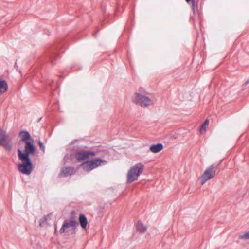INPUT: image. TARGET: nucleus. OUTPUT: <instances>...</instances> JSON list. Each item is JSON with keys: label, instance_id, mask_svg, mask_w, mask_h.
<instances>
[{"label": "nucleus", "instance_id": "aec40b11", "mask_svg": "<svg viewBox=\"0 0 249 249\" xmlns=\"http://www.w3.org/2000/svg\"><path fill=\"white\" fill-rule=\"evenodd\" d=\"M71 154L66 155L64 158V161L65 163L68 162L69 160L71 159Z\"/></svg>", "mask_w": 249, "mask_h": 249}, {"label": "nucleus", "instance_id": "423d86ee", "mask_svg": "<svg viewBox=\"0 0 249 249\" xmlns=\"http://www.w3.org/2000/svg\"><path fill=\"white\" fill-rule=\"evenodd\" d=\"M24 153H23L20 149H18V156L21 155H26L29 157L30 155H34L36 152V148L33 143L31 142L25 143Z\"/></svg>", "mask_w": 249, "mask_h": 249}, {"label": "nucleus", "instance_id": "39448f33", "mask_svg": "<svg viewBox=\"0 0 249 249\" xmlns=\"http://www.w3.org/2000/svg\"><path fill=\"white\" fill-rule=\"evenodd\" d=\"M132 100L143 107H147L153 104L152 100L143 93H136L132 97Z\"/></svg>", "mask_w": 249, "mask_h": 249}, {"label": "nucleus", "instance_id": "a211bd4d", "mask_svg": "<svg viewBox=\"0 0 249 249\" xmlns=\"http://www.w3.org/2000/svg\"><path fill=\"white\" fill-rule=\"evenodd\" d=\"M8 135L5 130L0 128V141Z\"/></svg>", "mask_w": 249, "mask_h": 249}, {"label": "nucleus", "instance_id": "4468645a", "mask_svg": "<svg viewBox=\"0 0 249 249\" xmlns=\"http://www.w3.org/2000/svg\"><path fill=\"white\" fill-rule=\"evenodd\" d=\"M137 231L140 233H143L147 229L146 226L143 225L142 222L138 221L136 225Z\"/></svg>", "mask_w": 249, "mask_h": 249}, {"label": "nucleus", "instance_id": "4be33fe9", "mask_svg": "<svg viewBox=\"0 0 249 249\" xmlns=\"http://www.w3.org/2000/svg\"><path fill=\"white\" fill-rule=\"evenodd\" d=\"M186 1L187 2H189L190 1H192V4H193V5H192V7H193V9H194V3H195V0H186Z\"/></svg>", "mask_w": 249, "mask_h": 249}, {"label": "nucleus", "instance_id": "9b49d317", "mask_svg": "<svg viewBox=\"0 0 249 249\" xmlns=\"http://www.w3.org/2000/svg\"><path fill=\"white\" fill-rule=\"evenodd\" d=\"M21 140L24 143L30 142L31 139L30 134L27 131H22L19 133Z\"/></svg>", "mask_w": 249, "mask_h": 249}, {"label": "nucleus", "instance_id": "1a4fd4ad", "mask_svg": "<svg viewBox=\"0 0 249 249\" xmlns=\"http://www.w3.org/2000/svg\"><path fill=\"white\" fill-rule=\"evenodd\" d=\"M89 161L92 170L107 163V161L106 160L100 158H95Z\"/></svg>", "mask_w": 249, "mask_h": 249}, {"label": "nucleus", "instance_id": "6ab92c4d", "mask_svg": "<svg viewBox=\"0 0 249 249\" xmlns=\"http://www.w3.org/2000/svg\"><path fill=\"white\" fill-rule=\"evenodd\" d=\"M239 237L242 239H249V231L244 234H240Z\"/></svg>", "mask_w": 249, "mask_h": 249}, {"label": "nucleus", "instance_id": "6e6552de", "mask_svg": "<svg viewBox=\"0 0 249 249\" xmlns=\"http://www.w3.org/2000/svg\"><path fill=\"white\" fill-rule=\"evenodd\" d=\"M0 145L2 146L6 150L9 151L11 150L13 142L9 135L0 141Z\"/></svg>", "mask_w": 249, "mask_h": 249}, {"label": "nucleus", "instance_id": "f257e3e1", "mask_svg": "<svg viewBox=\"0 0 249 249\" xmlns=\"http://www.w3.org/2000/svg\"><path fill=\"white\" fill-rule=\"evenodd\" d=\"M107 154V152L105 149H101L95 152L89 150H81L76 153L75 157L79 161H83L93 156L104 157Z\"/></svg>", "mask_w": 249, "mask_h": 249}, {"label": "nucleus", "instance_id": "dca6fc26", "mask_svg": "<svg viewBox=\"0 0 249 249\" xmlns=\"http://www.w3.org/2000/svg\"><path fill=\"white\" fill-rule=\"evenodd\" d=\"M81 167L86 172H89L92 170L90 161L85 162L81 164Z\"/></svg>", "mask_w": 249, "mask_h": 249}, {"label": "nucleus", "instance_id": "f8f14e48", "mask_svg": "<svg viewBox=\"0 0 249 249\" xmlns=\"http://www.w3.org/2000/svg\"><path fill=\"white\" fill-rule=\"evenodd\" d=\"M162 149L163 145L161 143L153 144L150 147V150L154 153H157L160 151Z\"/></svg>", "mask_w": 249, "mask_h": 249}, {"label": "nucleus", "instance_id": "20e7f679", "mask_svg": "<svg viewBox=\"0 0 249 249\" xmlns=\"http://www.w3.org/2000/svg\"><path fill=\"white\" fill-rule=\"evenodd\" d=\"M78 222L74 220H66L64 221L61 228L59 230L61 234L64 233L68 234H74L76 227L78 225Z\"/></svg>", "mask_w": 249, "mask_h": 249}, {"label": "nucleus", "instance_id": "9d476101", "mask_svg": "<svg viewBox=\"0 0 249 249\" xmlns=\"http://www.w3.org/2000/svg\"><path fill=\"white\" fill-rule=\"evenodd\" d=\"M75 172V169L72 167H64L61 170L60 176L61 177H68L74 174Z\"/></svg>", "mask_w": 249, "mask_h": 249}, {"label": "nucleus", "instance_id": "7ed1b4c3", "mask_svg": "<svg viewBox=\"0 0 249 249\" xmlns=\"http://www.w3.org/2000/svg\"><path fill=\"white\" fill-rule=\"evenodd\" d=\"M143 170V165L137 163L128 170L127 175V182L131 183L137 180Z\"/></svg>", "mask_w": 249, "mask_h": 249}, {"label": "nucleus", "instance_id": "f03ea898", "mask_svg": "<svg viewBox=\"0 0 249 249\" xmlns=\"http://www.w3.org/2000/svg\"><path fill=\"white\" fill-rule=\"evenodd\" d=\"M18 157L21 161V163L18 165V170L23 174L30 175L33 170V165L30 159L26 155H21Z\"/></svg>", "mask_w": 249, "mask_h": 249}, {"label": "nucleus", "instance_id": "412c9836", "mask_svg": "<svg viewBox=\"0 0 249 249\" xmlns=\"http://www.w3.org/2000/svg\"><path fill=\"white\" fill-rule=\"evenodd\" d=\"M38 144H39V146L40 149L44 153L45 152V146H44L43 142H41V141H39Z\"/></svg>", "mask_w": 249, "mask_h": 249}, {"label": "nucleus", "instance_id": "0eeeda50", "mask_svg": "<svg viewBox=\"0 0 249 249\" xmlns=\"http://www.w3.org/2000/svg\"><path fill=\"white\" fill-rule=\"evenodd\" d=\"M215 172L213 165H211L207 168L201 177V184H204L207 180L213 178L215 176Z\"/></svg>", "mask_w": 249, "mask_h": 249}, {"label": "nucleus", "instance_id": "5701e85b", "mask_svg": "<svg viewBox=\"0 0 249 249\" xmlns=\"http://www.w3.org/2000/svg\"><path fill=\"white\" fill-rule=\"evenodd\" d=\"M248 83H249V81H247L246 84H247Z\"/></svg>", "mask_w": 249, "mask_h": 249}, {"label": "nucleus", "instance_id": "ddd939ff", "mask_svg": "<svg viewBox=\"0 0 249 249\" xmlns=\"http://www.w3.org/2000/svg\"><path fill=\"white\" fill-rule=\"evenodd\" d=\"M79 221L82 229H86L88 224L86 217L83 214H80L79 217Z\"/></svg>", "mask_w": 249, "mask_h": 249}, {"label": "nucleus", "instance_id": "2eb2a0df", "mask_svg": "<svg viewBox=\"0 0 249 249\" xmlns=\"http://www.w3.org/2000/svg\"><path fill=\"white\" fill-rule=\"evenodd\" d=\"M8 88L6 82L4 80H0V93H3L7 91Z\"/></svg>", "mask_w": 249, "mask_h": 249}, {"label": "nucleus", "instance_id": "f3484780", "mask_svg": "<svg viewBox=\"0 0 249 249\" xmlns=\"http://www.w3.org/2000/svg\"><path fill=\"white\" fill-rule=\"evenodd\" d=\"M209 125V120L207 119L205 121L204 123L201 125L200 129V133L202 134L206 131V128Z\"/></svg>", "mask_w": 249, "mask_h": 249}]
</instances>
